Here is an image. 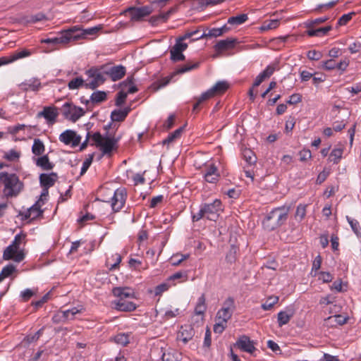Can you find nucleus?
Listing matches in <instances>:
<instances>
[{"mask_svg": "<svg viewBox=\"0 0 361 361\" xmlns=\"http://www.w3.org/2000/svg\"><path fill=\"white\" fill-rule=\"evenodd\" d=\"M290 206L283 205L273 209L262 221L264 228L269 231L281 227L288 219Z\"/></svg>", "mask_w": 361, "mask_h": 361, "instance_id": "nucleus-1", "label": "nucleus"}, {"mask_svg": "<svg viewBox=\"0 0 361 361\" xmlns=\"http://www.w3.org/2000/svg\"><path fill=\"white\" fill-rule=\"evenodd\" d=\"M0 182L4 185L3 192L7 198L18 196L23 189V183L16 173L1 172Z\"/></svg>", "mask_w": 361, "mask_h": 361, "instance_id": "nucleus-2", "label": "nucleus"}, {"mask_svg": "<svg viewBox=\"0 0 361 361\" xmlns=\"http://www.w3.org/2000/svg\"><path fill=\"white\" fill-rule=\"evenodd\" d=\"M120 137L114 136L103 137L99 132H96L92 135V140L97 147L100 148L103 154L111 156L113 150L118 147L117 143Z\"/></svg>", "mask_w": 361, "mask_h": 361, "instance_id": "nucleus-3", "label": "nucleus"}, {"mask_svg": "<svg viewBox=\"0 0 361 361\" xmlns=\"http://www.w3.org/2000/svg\"><path fill=\"white\" fill-rule=\"evenodd\" d=\"M229 87L226 81H219L207 91L203 92L199 97H197V102L194 104L192 111L198 112L200 105L204 101L213 97L217 94H224Z\"/></svg>", "mask_w": 361, "mask_h": 361, "instance_id": "nucleus-4", "label": "nucleus"}, {"mask_svg": "<svg viewBox=\"0 0 361 361\" xmlns=\"http://www.w3.org/2000/svg\"><path fill=\"white\" fill-rule=\"evenodd\" d=\"M61 110L63 116L73 123L76 122L85 114V111L82 108L75 106L72 102L63 104Z\"/></svg>", "mask_w": 361, "mask_h": 361, "instance_id": "nucleus-5", "label": "nucleus"}, {"mask_svg": "<svg viewBox=\"0 0 361 361\" xmlns=\"http://www.w3.org/2000/svg\"><path fill=\"white\" fill-rule=\"evenodd\" d=\"M103 69H102V66L99 67H92L90 69L85 71V74L92 80L87 82L85 85L86 89L95 90L100 85L103 84L106 78L103 75Z\"/></svg>", "mask_w": 361, "mask_h": 361, "instance_id": "nucleus-6", "label": "nucleus"}, {"mask_svg": "<svg viewBox=\"0 0 361 361\" xmlns=\"http://www.w3.org/2000/svg\"><path fill=\"white\" fill-rule=\"evenodd\" d=\"M235 309L233 298L228 297L223 303V307L217 312L216 318L225 324L231 318Z\"/></svg>", "mask_w": 361, "mask_h": 361, "instance_id": "nucleus-7", "label": "nucleus"}, {"mask_svg": "<svg viewBox=\"0 0 361 361\" xmlns=\"http://www.w3.org/2000/svg\"><path fill=\"white\" fill-rule=\"evenodd\" d=\"M153 11L151 6L141 7L130 6L127 8L124 13H128L132 21H140L145 17L149 16Z\"/></svg>", "mask_w": 361, "mask_h": 361, "instance_id": "nucleus-8", "label": "nucleus"}, {"mask_svg": "<svg viewBox=\"0 0 361 361\" xmlns=\"http://www.w3.org/2000/svg\"><path fill=\"white\" fill-rule=\"evenodd\" d=\"M127 199V190L121 187L116 189L111 197V208L114 212H119L125 205Z\"/></svg>", "mask_w": 361, "mask_h": 361, "instance_id": "nucleus-9", "label": "nucleus"}, {"mask_svg": "<svg viewBox=\"0 0 361 361\" xmlns=\"http://www.w3.org/2000/svg\"><path fill=\"white\" fill-rule=\"evenodd\" d=\"M100 29L101 27L97 26L82 29L80 26L75 25L70 27L69 32L71 33L73 41H77L96 35Z\"/></svg>", "mask_w": 361, "mask_h": 361, "instance_id": "nucleus-10", "label": "nucleus"}, {"mask_svg": "<svg viewBox=\"0 0 361 361\" xmlns=\"http://www.w3.org/2000/svg\"><path fill=\"white\" fill-rule=\"evenodd\" d=\"M205 211L207 219L211 221H215L219 215V212L222 210V203L219 199L214 200L211 203L202 204Z\"/></svg>", "mask_w": 361, "mask_h": 361, "instance_id": "nucleus-11", "label": "nucleus"}, {"mask_svg": "<svg viewBox=\"0 0 361 361\" xmlns=\"http://www.w3.org/2000/svg\"><path fill=\"white\" fill-rule=\"evenodd\" d=\"M71 41H73L71 32L69 29L62 30L56 37H49L41 39V43L51 44L53 46L59 44H66Z\"/></svg>", "mask_w": 361, "mask_h": 361, "instance_id": "nucleus-12", "label": "nucleus"}, {"mask_svg": "<svg viewBox=\"0 0 361 361\" xmlns=\"http://www.w3.org/2000/svg\"><path fill=\"white\" fill-rule=\"evenodd\" d=\"M103 73L109 75L112 81H117L121 79L126 72V67L122 65L109 66L108 64L102 65Z\"/></svg>", "mask_w": 361, "mask_h": 361, "instance_id": "nucleus-13", "label": "nucleus"}, {"mask_svg": "<svg viewBox=\"0 0 361 361\" xmlns=\"http://www.w3.org/2000/svg\"><path fill=\"white\" fill-rule=\"evenodd\" d=\"M59 140L66 145H71L72 147L78 146L81 142V136L72 130H66L63 132L59 137Z\"/></svg>", "mask_w": 361, "mask_h": 361, "instance_id": "nucleus-14", "label": "nucleus"}, {"mask_svg": "<svg viewBox=\"0 0 361 361\" xmlns=\"http://www.w3.org/2000/svg\"><path fill=\"white\" fill-rule=\"evenodd\" d=\"M25 258L22 250H18L12 245H8L4 251L3 259L5 260L13 259L15 262H20Z\"/></svg>", "mask_w": 361, "mask_h": 361, "instance_id": "nucleus-15", "label": "nucleus"}, {"mask_svg": "<svg viewBox=\"0 0 361 361\" xmlns=\"http://www.w3.org/2000/svg\"><path fill=\"white\" fill-rule=\"evenodd\" d=\"M237 43H238V41L236 38H226V39L219 40L214 45V49L216 51L221 53L233 49Z\"/></svg>", "mask_w": 361, "mask_h": 361, "instance_id": "nucleus-16", "label": "nucleus"}, {"mask_svg": "<svg viewBox=\"0 0 361 361\" xmlns=\"http://www.w3.org/2000/svg\"><path fill=\"white\" fill-rule=\"evenodd\" d=\"M59 115L55 106H45L42 111L38 112L37 117H44L49 123H54Z\"/></svg>", "mask_w": 361, "mask_h": 361, "instance_id": "nucleus-17", "label": "nucleus"}, {"mask_svg": "<svg viewBox=\"0 0 361 361\" xmlns=\"http://www.w3.org/2000/svg\"><path fill=\"white\" fill-rule=\"evenodd\" d=\"M235 345L239 348L241 350L252 353L255 350L253 342L250 341V338L247 336H243L239 338Z\"/></svg>", "mask_w": 361, "mask_h": 361, "instance_id": "nucleus-18", "label": "nucleus"}, {"mask_svg": "<svg viewBox=\"0 0 361 361\" xmlns=\"http://www.w3.org/2000/svg\"><path fill=\"white\" fill-rule=\"evenodd\" d=\"M114 308L121 312H132L137 307L134 302L123 299H117L114 301Z\"/></svg>", "mask_w": 361, "mask_h": 361, "instance_id": "nucleus-19", "label": "nucleus"}, {"mask_svg": "<svg viewBox=\"0 0 361 361\" xmlns=\"http://www.w3.org/2000/svg\"><path fill=\"white\" fill-rule=\"evenodd\" d=\"M194 335L195 331L192 326L185 325L180 327V330L178 334V338L182 341L184 343H186L192 338Z\"/></svg>", "mask_w": 361, "mask_h": 361, "instance_id": "nucleus-20", "label": "nucleus"}, {"mask_svg": "<svg viewBox=\"0 0 361 361\" xmlns=\"http://www.w3.org/2000/svg\"><path fill=\"white\" fill-rule=\"evenodd\" d=\"M58 178L56 173H42L39 176V183L42 187L49 188L52 187Z\"/></svg>", "mask_w": 361, "mask_h": 361, "instance_id": "nucleus-21", "label": "nucleus"}, {"mask_svg": "<svg viewBox=\"0 0 361 361\" xmlns=\"http://www.w3.org/2000/svg\"><path fill=\"white\" fill-rule=\"evenodd\" d=\"M112 293L118 299L126 300L128 298H134L135 293L129 287H116L112 290Z\"/></svg>", "mask_w": 361, "mask_h": 361, "instance_id": "nucleus-22", "label": "nucleus"}, {"mask_svg": "<svg viewBox=\"0 0 361 361\" xmlns=\"http://www.w3.org/2000/svg\"><path fill=\"white\" fill-rule=\"evenodd\" d=\"M131 111L130 106H126L123 109H114L111 113V119L114 122H122Z\"/></svg>", "mask_w": 361, "mask_h": 361, "instance_id": "nucleus-23", "label": "nucleus"}, {"mask_svg": "<svg viewBox=\"0 0 361 361\" xmlns=\"http://www.w3.org/2000/svg\"><path fill=\"white\" fill-rule=\"evenodd\" d=\"M40 87L41 82L39 79L35 78L25 80L20 85V88L24 92L29 90L38 91Z\"/></svg>", "mask_w": 361, "mask_h": 361, "instance_id": "nucleus-24", "label": "nucleus"}, {"mask_svg": "<svg viewBox=\"0 0 361 361\" xmlns=\"http://www.w3.org/2000/svg\"><path fill=\"white\" fill-rule=\"evenodd\" d=\"M207 310V305H206V298L205 295L203 293L202 295L198 298L197 302L195 307V314L197 316H201V321H203V317L204 314V312Z\"/></svg>", "mask_w": 361, "mask_h": 361, "instance_id": "nucleus-25", "label": "nucleus"}, {"mask_svg": "<svg viewBox=\"0 0 361 361\" xmlns=\"http://www.w3.org/2000/svg\"><path fill=\"white\" fill-rule=\"evenodd\" d=\"M44 211L42 209H36L35 207H30L27 212L23 213L20 212L19 215L23 216V220H35L37 217L42 216Z\"/></svg>", "mask_w": 361, "mask_h": 361, "instance_id": "nucleus-26", "label": "nucleus"}, {"mask_svg": "<svg viewBox=\"0 0 361 361\" xmlns=\"http://www.w3.org/2000/svg\"><path fill=\"white\" fill-rule=\"evenodd\" d=\"M35 164L37 166L46 171L51 170L54 167V164L49 161L47 154L39 156L38 158L35 159Z\"/></svg>", "mask_w": 361, "mask_h": 361, "instance_id": "nucleus-27", "label": "nucleus"}, {"mask_svg": "<svg viewBox=\"0 0 361 361\" xmlns=\"http://www.w3.org/2000/svg\"><path fill=\"white\" fill-rule=\"evenodd\" d=\"M294 312L292 310H288L286 311H281L278 313L277 322L279 327L287 324L290 319L293 317Z\"/></svg>", "mask_w": 361, "mask_h": 361, "instance_id": "nucleus-28", "label": "nucleus"}, {"mask_svg": "<svg viewBox=\"0 0 361 361\" xmlns=\"http://www.w3.org/2000/svg\"><path fill=\"white\" fill-rule=\"evenodd\" d=\"M45 152V146L43 142L39 139L35 138L32 146V152L35 156L39 157L44 155Z\"/></svg>", "mask_w": 361, "mask_h": 361, "instance_id": "nucleus-29", "label": "nucleus"}, {"mask_svg": "<svg viewBox=\"0 0 361 361\" xmlns=\"http://www.w3.org/2000/svg\"><path fill=\"white\" fill-rule=\"evenodd\" d=\"M161 359L162 361H180L181 354L175 350H170L163 353Z\"/></svg>", "mask_w": 361, "mask_h": 361, "instance_id": "nucleus-30", "label": "nucleus"}, {"mask_svg": "<svg viewBox=\"0 0 361 361\" xmlns=\"http://www.w3.org/2000/svg\"><path fill=\"white\" fill-rule=\"evenodd\" d=\"M238 251V248L235 245H231L230 249L228 251V252L226 253V257H225L226 262L228 264H232L235 262V261L237 259Z\"/></svg>", "mask_w": 361, "mask_h": 361, "instance_id": "nucleus-31", "label": "nucleus"}, {"mask_svg": "<svg viewBox=\"0 0 361 361\" xmlns=\"http://www.w3.org/2000/svg\"><path fill=\"white\" fill-rule=\"evenodd\" d=\"M87 82L80 77L75 78L71 80L68 83V87L69 90H78L80 87H85Z\"/></svg>", "mask_w": 361, "mask_h": 361, "instance_id": "nucleus-32", "label": "nucleus"}, {"mask_svg": "<svg viewBox=\"0 0 361 361\" xmlns=\"http://www.w3.org/2000/svg\"><path fill=\"white\" fill-rule=\"evenodd\" d=\"M107 99V94L104 91H96L94 92L90 96V101L93 104H98L106 101Z\"/></svg>", "mask_w": 361, "mask_h": 361, "instance_id": "nucleus-33", "label": "nucleus"}, {"mask_svg": "<svg viewBox=\"0 0 361 361\" xmlns=\"http://www.w3.org/2000/svg\"><path fill=\"white\" fill-rule=\"evenodd\" d=\"M183 128L184 127H180L179 128L173 131L172 133H170L167 136V137L162 141V144L165 145H169L170 143L173 142L176 139L178 138L180 136L181 133H183Z\"/></svg>", "mask_w": 361, "mask_h": 361, "instance_id": "nucleus-34", "label": "nucleus"}, {"mask_svg": "<svg viewBox=\"0 0 361 361\" xmlns=\"http://www.w3.org/2000/svg\"><path fill=\"white\" fill-rule=\"evenodd\" d=\"M199 66L200 62H196L194 63H186L185 65L181 66L180 68H177L176 71L173 73V75L182 74L191 70L196 69L199 67Z\"/></svg>", "mask_w": 361, "mask_h": 361, "instance_id": "nucleus-35", "label": "nucleus"}, {"mask_svg": "<svg viewBox=\"0 0 361 361\" xmlns=\"http://www.w3.org/2000/svg\"><path fill=\"white\" fill-rule=\"evenodd\" d=\"M219 36H221V31H219V28H212L209 30L208 32L204 31L203 33L201 34V35L197 36L195 38L193 39V40H198L200 39H203L206 37H216Z\"/></svg>", "mask_w": 361, "mask_h": 361, "instance_id": "nucleus-36", "label": "nucleus"}, {"mask_svg": "<svg viewBox=\"0 0 361 361\" xmlns=\"http://www.w3.org/2000/svg\"><path fill=\"white\" fill-rule=\"evenodd\" d=\"M16 271V268L12 264L5 266L0 273V282H1L5 278L10 276Z\"/></svg>", "mask_w": 361, "mask_h": 361, "instance_id": "nucleus-37", "label": "nucleus"}, {"mask_svg": "<svg viewBox=\"0 0 361 361\" xmlns=\"http://www.w3.org/2000/svg\"><path fill=\"white\" fill-rule=\"evenodd\" d=\"M248 19V16L245 13L240 14L237 16L230 17L228 20V23L231 25H241Z\"/></svg>", "mask_w": 361, "mask_h": 361, "instance_id": "nucleus-38", "label": "nucleus"}, {"mask_svg": "<svg viewBox=\"0 0 361 361\" xmlns=\"http://www.w3.org/2000/svg\"><path fill=\"white\" fill-rule=\"evenodd\" d=\"M307 204H300L298 205L295 214V219L296 221H302L306 216V208Z\"/></svg>", "mask_w": 361, "mask_h": 361, "instance_id": "nucleus-39", "label": "nucleus"}, {"mask_svg": "<svg viewBox=\"0 0 361 361\" xmlns=\"http://www.w3.org/2000/svg\"><path fill=\"white\" fill-rule=\"evenodd\" d=\"M30 52L28 50L23 49L19 51H16L10 56H7L8 61H9V63H12L19 59H22L26 56H30Z\"/></svg>", "mask_w": 361, "mask_h": 361, "instance_id": "nucleus-40", "label": "nucleus"}, {"mask_svg": "<svg viewBox=\"0 0 361 361\" xmlns=\"http://www.w3.org/2000/svg\"><path fill=\"white\" fill-rule=\"evenodd\" d=\"M331 321H334L336 324L341 326L346 322L347 318L343 317L341 314H335L334 316H330L324 320L325 325H329V322Z\"/></svg>", "mask_w": 361, "mask_h": 361, "instance_id": "nucleus-41", "label": "nucleus"}, {"mask_svg": "<svg viewBox=\"0 0 361 361\" xmlns=\"http://www.w3.org/2000/svg\"><path fill=\"white\" fill-rule=\"evenodd\" d=\"M170 11L167 12V13H161L159 15H157V16H153L151 17L150 18V23H152V25H158L160 22H165L169 15H170Z\"/></svg>", "mask_w": 361, "mask_h": 361, "instance_id": "nucleus-42", "label": "nucleus"}, {"mask_svg": "<svg viewBox=\"0 0 361 361\" xmlns=\"http://www.w3.org/2000/svg\"><path fill=\"white\" fill-rule=\"evenodd\" d=\"M328 20L329 17L327 16L320 17L314 20H308L305 23V25L307 28H312L314 27L317 25L326 22Z\"/></svg>", "mask_w": 361, "mask_h": 361, "instance_id": "nucleus-43", "label": "nucleus"}, {"mask_svg": "<svg viewBox=\"0 0 361 361\" xmlns=\"http://www.w3.org/2000/svg\"><path fill=\"white\" fill-rule=\"evenodd\" d=\"M279 25V20H266L263 23L262 25L261 26L260 29L261 30L265 31L268 30H272L276 28Z\"/></svg>", "mask_w": 361, "mask_h": 361, "instance_id": "nucleus-44", "label": "nucleus"}, {"mask_svg": "<svg viewBox=\"0 0 361 361\" xmlns=\"http://www.w3.org/2000/svg\"><path fill=\"white\" fill-rule=\"evenodd\" d=\"M243 156L246 162L250 165L255 164L256 157L255 156L254 152L252 150L249 149H245L243 152Z\"/></svg>", "mask_w": 361, "mask_h": 361, "instance_id": "nucleus-45", "label": "nucleus"}, {"mask_svg": "<svg viewBox=\"0 0 361 361\" xmlns=\"http://www.w3.org/2000/svg\"><path fill=\"white\" fill-rule=\"evenodd\" d=\"M170 53L171 60L173 62L184 61L185 59V55L183 54V51L174 49L173 48L171 49Z\"/></svg>", "mask_w": 361, "mask_h": 361, "instance_id": "nucleus-46", "label": "nucleus"}, {"mask_svg": "<svg viewBox=\"0 0 361 361\" xmlns=\"http://www.w3.org/2000/svg\"><path fill=\"white\" fill-rule=\"evenodd\" d=\"M279 301V297L277 296H271L262 305V308L264 310H271L275 304H276Z\"/></svg>", "mask_w": 361, "mask_h": 361, "instance_id": "nucleus-47", "label": "nucleus"}, {"mask_svg": "<svg viewBox=\"0 0 361 361\" xmlns=\"http://www.w3.org/2000/svg\"><path fill=\"white\" fill-rule=\"evenodd\" d=\"M189 257H190L189 254L183 255V254L177 253L171 257V260L173 261L172 264L173 266H178V265L180 264L182 262L188 259Z\"/></svg>", "mask_w": 361, "mask_h": 361, "instance_id": "nucleus-48", "label": "nucleus"}, {"mask_svg": "<svg viewBox=\"0 0 361 361\" xmlns=\"http://www.w3.org/2000/svg\"><path fill=\"white\" fill-rule=\"evenodd\" d=\"M114 341L123 346L129 343V335L126 334H118L114 337Z\"/></svg>", "mask_w": 361, "mask_h": 361, "instance_id": "nucleus-49", "label": "nucleus"}, {"mask_svg": "<svg viewBox=\"0 0 361 361\" xmlns=\"http://www.w3.org/2000/svg\"><path fill=\"white\" fill-rule=\"evenodd\" d=\"M127 97V93H126L123 90L119 91L116 94L115 105L118 107L121 106L125 103Z\"/></svg>", "mask_w": 361, "mask_h": 361, "instance_id": "nucleus-50", "label": "nucleus"}, {"mask_svg": "<svg viewBox=\"0 0 361 361\" xmlns=\"http://www.w3.org/2000/svg\"><path fill=\"white\" fill-rule=\"evenodd\" d=\"M20 156V152H17L15 149H11L4 154V159H5L9 161H13L18 159Z\"/></svg>", "mask_w": 361, "mask_h": 361, "instance_id": "nucleus-51", "label": "nucleus"}, {"mask_svg": "<svg viewBox=\"0 0 361 361\" xmlns=\"http://www.w3.org/2000/svg\"><path fill=\"white\" fill-rule=\"evenodd\" d=\"M94 153L89 154L88 157L83 161L82 166L80 171V176L85 174L89 169V167L90 166L94 159Z\"/></svg>", "mask_w": 361, "mask_h": 361, "instance_id": "nucleus-52", "label": "nucleus"}, {"mask_svg": "<svg viewBox=\"0 0 361 361\" xmlns=\"http://www.w3.org/2000/svg\"><path fill=\"white\" fill-rule=\"evenodd\" d=\"M342 154H343L342 149H341V148L334 149L330 154V158L334 157V159H331V161H332L334 164H338L342 157Z\"/></svg>", "mask_w": 361, "mask_h": 361, "instance_id": "nucleus-53", "label": "nucleus"}, {"mask_svg": "<svg viewBox=\"0 0 361 361\" xmlns=\"http://www.w3.org/2000/svg\"><path fill=\"white\" fill-rule=\"evenodd\" d=\"M348 50L352 54L361 52V39L355 40L350 44L348 47Z\"/></svg>", "mask_w": 361, "mask_h": 361, "instance_id": "nucleus-54", "label": "nucleus"}, {"mask_svg": "<svg viewBox=\"0 0 361 361\" xmlns=\"http://www.w3.org/2000/svg\"><path fill=\"white\" fill-rule=\"evenodd\" d=\"M322 64L321 67L326 71H331L334 69H336V61L334 60L333 59L326 60L325 61L322 62Z\"/></svg>", "mask_w": 361, "mask_h": 361, "instance_id": "nucleus-55", "label": "nucleus"}, {"mask_svg": "<svg viewBox=\"0 0 361 361\" xmlns=\"http://www.w3.org/2000/svg\"><path fill=\"white\" fill-rule=\"evenodd\" d=\"M355 15L354 12L343 14L338 20V26H342L346 25L351 19L353 16Z\"/></svg>", "mask_w": 361, "mask_h": 361, "instance_id": "nucleus-56", "label": "nucleus"}, {"mask_svg": "<svg viewBox=\"0 0 361 361\" xmlns=\"http://www.w3.org/2000/svg\"><path fill=\"white\" fill-rule=\"evenodd\" d=\"M25 237H26V235L25 233H20L17 234L15 236L14 240H13L11 245H12L15 248H17V250H19L20 245L22 240H25Z\"/></svg>", "mask_w": 361, "mask_h": 361, "instance_id": "nucleus-57", "label": "nucleus"}, {"mask_svg": "<svg viewBox=\"0 0 361 361\" xmlns=\"http://www.w3.org/2000/svg\"><path fill=\"white\" fill-rule=\"evenodd\" d=\"M340 0L331 1L327 4H319L315 8L314 11H321L322 9H329L336 6Z\"/></svg>", "mask_w": 361, "mask_h": 361, "instance_id": "nucleus-58", "label": "nucleus"}, {"mask_svg": "<svg viewBox=\"0 0 361 361\" xmlns=\"http://www.w3.org/2000/svg\"><path fill=\"white\" fill-rule=\"evenodd\" d=\"M295 124V118L294 116H289L286 122L285 131L288 133L292 131Z\"/></svg>", "mask_w": 361, "mask_h": 361, "instance_id": "nucleus-59", "label": "nucleus"}, {"mask_svg": "<svg viewBox=\"0 0 361 361\" xmlns=\"http://www.w3.org/2000/svg\"><path fill=\"white\" fill-rule=\"evenodd\" d=\"M35 295V291L30 288H27L20 293V297L23 302H27Z\"/></svg>", "mask_w": 361, "mask_h": 361, "instance_id": "nucleus-60", "label": "nucleus"}, {"mask_svg": "<svg viewBox=\"0 0 361 361\" xmlns=\"http://www.w3.org/2000/svg\"><path fill=\"white\" fill-rule=\"evenodd\" d=\"M277 68V64H271L267 66V68L262 72V73L267 78H270Z\"/></svg>", "mask_w": 361, "mask_h": 361, "instance_id": "nucleus-61", "label": "nucleus"}, {"mask_svg": "<svg viewBox=\"0 0 361 361\" xmlns=\"http://www.w3.org/2000/svg\"><path fill=\"white\" fill-rule=\"evenodd\" d=\"M307 56L310 60L319 61L322 57V54L316 50H310L307 52Z\"/></svg>", "mask_w": 361, "mask_h": 361, "instance_id": "nucleus-62", "label": "nucleus"}, {"mask_svg": "<svg viewBox=\"0 0 361 361\" xmlns=\"http://www.w3.org/2000/svg\"><path fill=\"white\" fill-rule=\"evenodd\" d=\"M65 313H61V311L54 314L52 317V322L54 324L65 323L66 321L64 317Z\"/></svg>", "mask_w": 361, "mask_h": 361, "instance_id": "nucleus-63", "label": "nucleus"}, {"mask_svg": "<svg viewBox=\"0 0 361 361\" xmlns=\"http://www.w3.org/2000/svg\"><path fill=\"white\" fill-rule=\"evenodd\" d=\"M319 279L324 283H329L333 280V276L329 272L320 271Z\"/></svg>", "mask_w": 361, "mask_h": 361, "instance_id": "nucleus-64", "label": "nucleus"}]
</instances>
